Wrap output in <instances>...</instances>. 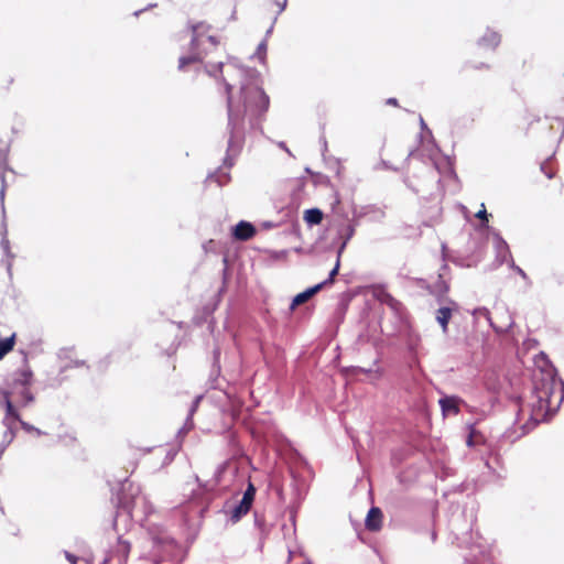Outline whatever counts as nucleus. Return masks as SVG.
Segmentation results:
<instances>
[{"label":"nucleus","mask_w":564,"mask_h":564,"mask_svg":"<svg viewBox=\"0 0 564 564\" xmlns=\"http://www.w3.org/2000/svg\"><path fill=\"white\" fill-rule=\"evenodd\" d=\"M199 400H200V397H198L196 399V401L194 402V404L192 405L189 414L186 419V422H185L184 426L178 430V434H186L193 427L194 424H193L192 415H193L196 404L199 402Z\"/></svg>","instance_id":"nucleus-25"},{"label":"nucleus","mask_w":564,"mask_h":564,"mask_svg":"<svg viewBox=\"0 0 564 564\" xmlns=\"http://www.w3.org/2000/svg\"><path fill=\"white\" fill-rule=\"evenodd\" d=\"M0 408L6 409V414H14L15 415V409L10 400V392L7 390H3L0 388Z\"/></svg>","instance_id":"nucleus-20"},{"label":"nucleus","mask_w":564,"mask_h":564,"mask_svg":"<svg viewBox=\"0 0 564 564\" xmlns=\"http://www.w3.org/2000/svg\"><path fill=\"white\" fill-rule=\"evenodd\" d=\"M474 315H481L490 322V313L486 307H479L474 311Z\"/></svg>","instance_id":"nucleus-34"},{"label":"nucleus","mask_w":564,"mask_h":564,"mask_svg":"<svg viewBox=\"0 0 564 564\" xmlns=\"http://www.w3.org/2000/svg\"><path fill=\"white\" fill-rule=\"evenodd\" d=\"M252 503L246 502L245 500L240 499V501L235 505L230 510V519L232 522H238L245 514L249 512L251 509Z\"/></svg>","instance_id":"nucleus-18"},{"label":"nucleus","mask_w":564,"mask_h":564,"mask_svg":"<svg viewBox=\"0 0 564 564\" xmlns=\"http://www.w3.org/2000/svg\"><path fill=\"white\" fill-rule=\"evenodd\" d=\"M224 64L221 62L217 64H206L205 70L209 76L218 78V74H221Z\"/></svg>","instance_id":"nucleus-27"},{"label":"nucleus","mask_w":564,"mask_h":564,"mask_svg":"<svg viewBox=\"0 0 564 564\" xmlns=\"http://www.w3.org/2000/svg\"><path fill=\"white\" fill-rule=\"evenodd\" d=\"M62 382H63V379L56 378V379H54V380H52L50 382V386L54 387V388H57V387H59L62 384Z\"/></svg>","instance_id":"nucleus-39"},{"label":"nucleus","mask_w":564,"mask_h":564,"mask_svg":"<svg viewBox=\"0 0 564 564\" xmlns=\"http://www.w3.org/2000/svg\"><path fill=\"white\" fill-rule=\"evenodd\" d=\"M510 268L513 269L527 282V284L529 286L532 284V282L529 279L528 274L520 267H518L514 263L513 259H511V261H510Z\"/></svg>","instance_id":"nucleus-29"},{"label":"nucleus","mask_w":564,"mask_h":564,"mask_svg":"<svg viewBox=\"0 0 564 564\" xmlns=\"http://www.w3.org/2000/svg\"><path fill=\"white\" fill-rule=\"evenodd\" d=\"M65 553V557L67 558V561H69L72 564H77V561H78V557L67 551L64 552Z\"/></svg>","instance_id":"nucleus-37"},{"label":"nucleus","mask_w":564,"mask_h":564,"mask_svg":"<svg viewBox=\"0 0 564 564\" xmlns=\"http://www.w3.org/2000/svg\"><path fill=\"white\" fill-rule=\"evenodd\" d=\"M555 119H556L557 121H560L561 123H564V122H563L564 120H563L562 118L556 117ZM563 138H564V124H563V131H562V134H561L560 140H562Z\"/></svg>","instance_id":"nucleus-47"},{"label":"nucleus","mask_w":564,"mask_h":564,"mask_svg":"<svg viewBox=\"0 0 564 564\" xmlns=\"http://www.w3.org/2000/svg\"><path fill=\"white\" fill-rule=\"evenodd\" d=\"M278 147L282 150H284L289 155H292L290 149L286 147L285 142L283 141H280L278 142Z\"/></svg>","instance_id":"nucleus-38"},{"label":"nucleus","mask_w":564,"mask_h":564,"mask_svg":"<svg viewBox=\"0 0 564 564\" xmlns=\"http://www.w3.org/2000/svg\"><path fill=\"white\" fill-rule=\"evenodd\" d=\"M501 41V36L498 32L490 29L478 40V45L482 48L495 50Z\"/></svg>","instance_id":"nucleus-14"},{"label":"nucleus","mask_w":564,"mask_h":564,"mask_svg":"<svg viewBox=\"0 0 564 564\" xmlns=\"http://www.w3.org/2000/svg\"><path fill=\"white\" fill-rule=\"evenodd\" d=\"M420 124H421V128L424 130V129H427L426 127V123L424 122L423 118L420 117Z\"/></svg>","instance_id":"nucleus-49"},{"label":"nucleus","mask_w":564,"mask_h":564,"mask_svg":"<svg viewBox=\"0 0 564 564\" xmlns=\"http://www.w3.org/2000/svg\"><path fill=\"white\" fill-rule=\"evenodd\" d=\"M446 269H447V264H444V265L442 267V270H446Z\"/></svg>","instance_id":"nucleus-54"},{"label":"nucleus","mask_w":564,"mask_h":564,"mask_svg":"<svg viewBox=\"0 0 564 564\" xmlns=\"http://www.w3.org/2000/svg\"><path fill=\"white\" fill-rule=\"evenodd\" d=\"M85 365V361L84 360H75V361H70L69 364L63 366L59 370V373H63L65 372L66 370L70 369V368H78V367H82Z\"/></svg>","instance_id":"nucleus-32"},{"label":"nucleus","mask_w":564,"mask_h":564,"mask_svg":"<svg viewBox=\"0 0 564 564\" xmlns=\"http://www.w3.org/2000/svg\"><path fill=\"white\" fill-rule=\"evenodd\" d=\"M140 12H141V10L135 11V12H134V15H137V17H138V15L140 14Z\"/></svg>","instance_id":"nucleus-53"},{"label":"nucleus","mask_w":564,"mask_h":564,"mask_svg":"<svg viewBox=\"0 0 564 564\" xmlns=\"http://www.w3.org/2000/svg\"><path fill=\"white\" fill-rule=\"evenodd\" d=\"M153 549L160 562L176 561L181 549L177 542L165 531L152 534Z\"/></svg>","instance_id":"nucleus-4"},{"label":"nucleus","mask_w":564,"mask_h":564,"mask_svg":"<svg viewBox=\"0 0 564 564\" xmlns=\"http://www.w3.org/2000/svg\"><path fill=\"white\" fill-rule=\"evenodd\" d=\"M377 299L382 303L386 304L388 307H390L393 313L397 315H401L402 312V304L398 300H395L390 293L386 292L384 290H381L377 293Z\"/></svg>","instance_id":"nucleus-15"},{"label":"nucleus","mask_w":564,"mask_h":564,"mask_svg":"<svg viewBox=\"0 0 564 564\" xmlns=\"http://www.w3.org/2000/svg\"><path fill=\"white\" fill-rule=\"evenodd\" d=\"M130 550V542L119 536L116 545L110 550L109 555L112 557V560H116L118 564H126Z\"/></svg>","instance_id":"nucleus-9"},{"label":"nucleus","mask_w":564,"mask_h":564,"mask_svg":"<svg viewBox=\"0 0 564 564\" xmlns=\"http://www.w3.org/2000/svg\"><path fill=\"white\" fill-rule=\"evenodd\" d=\"M427 289L436 297L437 302L442 303L447 300L446 294L449 291V285L444 273H438L437 280Z\"/></svg>","instance_id":"nucleus-10"},{"label":"nucleus","mask_w":564,"mask_h":564,"mask_svg":"<svg viewBox=\"0 0 564 564\" xmlns=\"http://www.w3.org/2000/svg\"><path fill=\"white\" fill-rule=\"evenodd\" d=\"M254 235H256V228L249 221L240 220L234 227L232 236L237 240L247 241V240L251 239Z\"/></svg>","instance_id":"nucleus-11"},{"label":"nucleus","mask_w":564,"mask_h":564,"mask_svg":"<svg viewBox=\"0 0 564 564\" xmlns=\"http://www.w3.org/2000/svg\"><path fill=\"white\" fill-rule=\"evenodd\" d=\"M17 421H20V415L17 411L15 415L6 414V416L3 417L2 423L6 426V431L3 433L1 443H3L4 445H10L14 440L18 424Z\"/></svg>","instance_id":"nucleus-8"},{"label":"nucleus","mask_w":564,"mask_h":564,"mask_svg":"<svg viewBox=\"0 0 564 564\" xmlns=\"http://www.w3.org/2000/svg\"><path fill=\"white\" fill-rule=\"evenodd\" d=\"M382 512L380 508L372 507L368 511L365 520V525L369 531L376 532L381 528Z\"/></svg>","instance_id":"nucleus-12"},{"label":"nucleus","mask_w":564,"mask_h":564,"mask_svg":"<svg viewBox=\"0 0 564 564\" xmlns=\"http://www.w3.org/2000/svg\"><path fill=\"white\" fill-rule=\"evenodd\" d=\"M275 22H276V17H274L272 24H271V25H270V28L267 30V32H265V36H269V35L272 33V31H273V26H274V23H275Z\"/></svg>","instance_id":"nucleus-40"},{"label":"nucleus","mask_w":564,"mask_h":564,"mask_svg":"<svg viewBox=\"0 0 564 564\" xmlns=\"http://www.w3.org/2000/svg\"><path fill=\"white\" fill-rule=\"evenodd\" d=\"M319 291H321V285L315 284V285L306 289L305 291L296 294L290 304L289 311L290 312L294 311L296 306L307 302L311 297H313Z\"/></svg>","instance_id":"nucleus-13"},{"label":"nucleus","mask_w":564,"mask_h":564,"mask_svg":"<svg viewBox=\"0 0 564 564\" xmlns=\"http://www.w3.org/2000/svg\"><path fill=\"white\" fill-rule=\"evenodd\" d=\"M18 424L26 432V433H34L36 436L46 435V432L35 427L34 425L23 421L20 419V421H17Z\"/></svg>","instance_id":"nucleus-26"},{"label":"nucleus","mask_w":564,"mask_h":564,"mask_svg":"<svg viewBox=\"0 0 564 564\" xmlns=\"http://www.w3.org/2000/svg\"><path fill=\"white\" fill-rule=\"evenodd\" d=\"M533 393L536 401L532 403L531 417L539 423L552 416L564 400V381L554 367L542 371V378L534 383Z\"/></svg>","instance_id":"nucleus-2"},{"label":"nucleus","mask_w":564,"mask_h":564,"mask_svg":"<svg viewBox=\"0 0 564 564\" xmlns=\"http://www.w3.org/2000/svg\"><path fill=\"white\" fill-rule=\"evenodd\" d=\"M139 496V486H133L126 479L122 484L121 496L119 497L120 503H122L124 508H133L138 503Z\"/></svg>","instance_id":"nucleus-5"},{"label":"nucleus","mask_w":564,"mask_h":564,"mask_svg":"<svg viewBox=\"0 0 564 564\" xmlns=\"http://www.w3.org/2000/svg\"><path fill=\"white\" fill-rule=\"evenodd\" d=\"M448 303L447 306H441L435 314V319L442 327V332L447 334L448 330V322L452 318L453 312L458 310V305L456 302L452 300H446Z\"/></svg>","instance_id":"nucleus-6"},{"label":"nucleus","mask_w":564,"mask_h":564,"mask_svg":"<svg viewBox=\"0 0 564 564\" xmlns=\"http://www.w3.org/2000/svg\"><path fill=\"white\" fill-rule=\"evenodd\" d=\"M387 104H388V105H391V106H397V105H398V99H397V98H393V97L388 98V99H387Z\"/></svg>","instance_id":"nucleus-41"},{"label":"nucleus","mask_w":564,"mask_h":564,"mask_svg":"<svg viewBox=\"0 0 564 564\" xmlns=\"http://www.w3.org/2000/svg\"><path fill=\"white\" fill-rule=\"evenodd\" d=\"M14 389H19L20 390V397H21V402H22V405L25 406L30 403H32L34 401V395L33 393L29 390V386H24V387H13V390Z\"/></svg>","instance_id":"nucleus-24"},{"label":"nucleus","mask_w":564,"mask_h":564,"mask_svg":"<svg viewBox=\"0 0 564 564\" xmlns=\"http://www.w3.org/2000/svg\"><path fill=\"white\" fill-rule=\"evenodd\" d=\"M1 247L3 249V251L9 254V251H10V242L8 240V238L6 237V234L3 235L2 239H1Z\"/></svg>","instance_id":"nucleus-36"},{"label":"nucleus","mask_w":564,"mask_h":564,"mask_svg":"<svg viewBox=\"0 0 564 564\" xmlns=\"http://www.w3.org/2000/svg\"><path fill=\"white\" fill-rule=\"evenodd\" d=\"M496 260L499 264L511 261L512 256L507 241L496 230L492 231Z\"/></svg>","instance_id":"nucleus-7"},{"label":"nucleus","mask_w":564,"mask_h":564,"mask_svg":"<svg viewBox=\"0 0 564 564\" xmlns=\"http://www.w3.org/2000/svg\"><path fill=\"white\" fill-rule=\"evenodd\" d=\"M202 29H209V26H205L203 23H198L192 26L193 36L191 40V54L188 56H181L178 59V69L183 70L186 65L200 62L208 54V50L205 47V43H208L212 47H216L218 45V40L208 35L206 39L203 37L200 32Z\"/></svg>","instance_id":"nucleus-3"},{"label":"nucleus","mask_w":564,"mask_h":564,"mask_svg":"<svg viewBox=\"0 0 564 564\" xmlns=\"http://www.w3.org/2000/svg\"><path fill=\"white\" fill-rule=\"evenodd\" d=\"M338 235L341 238V243L338 248L339 256H341L344 249L346 248L348 241L354 237L355 235V226L350 223L341 226V228L338 230Z\"/></svg>","instance_id":"nucleus-17"},{"label":"nucleus","mask_w":564,"mask_h":564,"mask_svg":"<svg viewBox=\"0 0 564 564\" xmlns=\"http://www.w3.org/2000/svg\"><path fill=\"white\" fill-rule=\"evenodd\" d=\"M242 76L239 97L232 96V86L224 76L218 80L225 87L227 99V151L224 159V167H218L215 173L207 176L206 181H215L218 186H224L230 181L228 170L235 164V158L240 153L245 142V121L248 119L250 129H260L261 117L269 108V96L259 85L260 73L254 68H239Z\"/></svg>","instance_id":"nucleus-1"},{"label":"nucleus","mask_w":564,"mask_h":564,"mask_svg":"<svg viewBox=\"0 0 564 564\" xmlns=\"http://www.w3.org/2000/svg\"><path fill=\"white\" fill-rule=\"evenodd\" d=\"M339 267H340V256H339V253H337V260H336L335 267L329 272L328 278L325 279L324 281H322L321 283H317V285H321V290L323 288H325L326 285H329L334 282V279L338 273Z\"/></svg>","instance_id":"nucleus-23"},{"label":"nucleus","mask_w":564,"mask_h":564,"mask_svg":"<svg viewBox=\"0 0 564 564\" xmlns=\"http://www.w3.org/2000/svg\"><path fill=\"white\" fill-rule=\"evenodd\" d=\"M9 445H4L3 443H0V458L2 457L6 448L8 447Z\"/></svg>","instance_id":"nucleus-44"},{"label":"nucleus","mask_w":564,"mask_h":564,"mask_svg":"<svg viewBox=\"0 0 564 564\" xmlns=\"http://www.w3.org/2000/svg\"><path fill=\"white\" fill-rule=\"evenodd\" d=\"M481 67H487V65H485L484 63H480V65L478 66H475V68H481Z\"/></svg>","instance_id":"nucleus-51"},{"label":"nucleus","mask_w":564,"mask_h":564,"mask_svg":"<svg viewBox=\"0 0 564 564\" xmlns=\"http://www.w3.org/2000/svg\"><path fill=\"white\" fill-rule=\"evenodd\" d=\"M467 445H468V446H471V445H473V437H471V435H469V436H468Z\"/></svg>","instance_id":"nucleus-50"},{"label":"nucleus","mask_w":564,"mask_h":564,"mask_svg":"<svg viewBox=\"0 0 564 564\" xmlns=\"http://www.w3.org/2000/svg\"><path fill=\"white\" fill-rule=\"evenodd\" d=\"M1 181H2V183H4V177L3 176L1 177ZM0 198H1V202L3 203V198H4V184H2V187H1V191H0Z\"/></svg>","instance_id":"nucleus-42"},{"label":"nucleus","mask_w":564,"mask_h":564,"mask_svg":"<svg viewBox=\"0 0 564 564\" xmlns=\"http://www.w3.org/2000/svg\"><path fill=\"white\" fill-rule=\"evenodd\" d=\"M32 372L30 370H22L15 373L13 379V387L30 386Z\"/></svg>","instance_id":"nucleus-22"},{"label":"nucleus","mask_w":564,"mask_h":564,"mask_svg":"<svg viewBox=\"0 0 564 564\" xmlns=\"http://www.w3.org/2000/svg\"><path fill=\"white\" fill-rule=\"evenodd\" d=\"M263 227H264V228H272V227H274V224H273V223H271V221H264V223H263Z\"/></svg>","instance_id":"nucleus-48"},{"label":"nucleus","mask_w":564,"mask_h":564,"mask_svg":"<svg viewBox=\"0 0 564 564\" xmlns=\"http://www.w3.org/2000/svg\"><path fill=\"white\" fill-rule=\"evenodd\" d=\"M541 170L544 172V174L549 177V178H552L553 177V174L551 172H547L545 170V164H541Z\"/></svg>","instance_id":"nucleus-43"},{"label":"nucleus","mask_w":564,"mask_h":564,"mask_svg":"<svg viewBox=\"0 0 564 564\" xmlns=\"http://www.w3.org/2000/svg\"><path fill=\"white\" fill-rule=\"evenodd\" d=\"M272 2H273L274 4H276V6H278V8H279L278 13H276V15H275V17L278 18V15H279V14H281V13L285 10L286 4H288V0H283L282 2H279V1H276V0H272Z\"/></svg>","instance_id":"nucleus-35"},{"label":"nucleus","mask_w":564,"mask_h":564,"mask_svg":"<svg viewBox=\"0 0 564 564\" xmlns=\"http://www.w3.org/2000/svg\"><path fill=\"white\" fill-rule=\"evenodd\" d=\"M110 561H113L112 557L108 554L100 564H109Z\"/></svg>","instance_id":"nucleus-45"},{"label":"nucleus","mask_w":564,"mask_h":564,"mask_svg":"<svg viewBox=\"0 0 564 564\" xmlns=\"http://www.w3.org/2000/svg\"><path fill=\"white\" fill-rule=\"evenodd\" d=\"M478 219H480L484 225L485 224H488V218H489V214L487 213L486 208H485V204H481V209L478 210L475 215ZM488 227V225H486Z\"/></svg>","instance_id":"nucleus-31"},{"label":"nucleus","mask_w":564,"mask_h":564,"mask_svg":"<svg viewBox=\"0 0 564 564\" xmlns=\"http://www.w3.org/2000/svg\"><path fill=\"white\" fill-rule=\"evenodd\" d=\"M304 220L308 225H318L323 220V212L319 208H310L304 213Z\"/></svg>","instance_id":"nucleus-19"},{"label":"nucleus","mask_w":564,"mask_h":564,"mask_svg":"<svg viewBox=\"0 0 564 564\" xmlns=\"http://www.w3.org/2000/svg\"><path fill=\"white\" fill-rule=\"evenodd\" d=\"M305 172H306V173H312V171H311V169H310V167H306V169H305Z\"/></svg>","instance_id":"nucleus-52"},{"label":"nucleus","mask_w":564,"mask_h":564,"mask_svg":"<svg viewBox=\"0 0 564 564\" xmlns=\"http://www.w3.org/2000/svg\"><path fill=\"white\" fill-rule=\"evenodd\" d=\"M15 343V334L0 339V360L13 349Z\"/></svg>","instance_id":"nucleus-21"},{"label":"nucleus","mask_w":564,"mask_h":564,"mask_svg":"<svg viewBox=\"0 0 564 564\" xmlns=\"http://www.w3.org/2000/svg\"><path fill=\"white\" fill-rule=\"evenodd\" d=\"M376 171L378 170H393L397 171L395 167H393L388 161L380 160L373 167Z\"/></svg>","instance_id":"nucleus-33"},{"label":"nucleus","mask_w":564,"mask_h":564,"mask_svg":"<svg viewBox=\"0 0 564 564\" xmlns=\"http://www.w3.org/2000/svg\"><path fill=\"white\" fill-rule=\"evenodd\" d=\"M458 401L459 399L454 395H445L444 398H441L438 400V404L441 406L443 414H457L459 412Z\"/></svg>","instance_id":"nucleus-16"},{"label":"nucleus","mask_w":564,"mask_h":564,"mask_svg":"<svg viewBox=\"0 0 564 564\" xmlns=\"http://www.w3.org/2000/svg\"><path fill=\"white\" fill-rule=\"evenodd\" d=\"M254 496H256V487L253 486L252 482H249L241 499L245 500L246 502L253 503Z\"/></svg>","instance_id":"nucleus-28"},{"label":"nucleus","mask_w":564,"mask_h":564,"mask_svg":"<svg viewBox=\"0 0 564 564\" xmlns=\"http://www.w3.org/2000/svg\"><path fill=\"white\" fill-rule=\"evenodd\" d=\"M265 52H267V40L264 39L263 41H261L259 43V45L257 47V52H256V54L258 55V57L261 62L264 61Z\"/></svg>","instance_id":"nucleus-30"},{"label":"nucleus","mask_w":564,"mask_h":564,"mask_svg":"<svg viewBox=\"0 0 564 564\" xmlns=\"http://www.w3.org/2000/svg\"><path fill=\"white\" fill-rule=\"evenodd\" d=\"M321 142H322L323 149H324V150H327V141H326V138H325V137H322V138H321Z\"/></svg>","instance_id":"nucleus-46"}]
</instances>
